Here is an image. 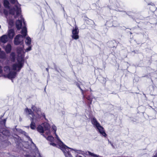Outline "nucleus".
<instances>
[{
    "label": "nucleus",
    "instance_id": "nucleus-36",
    "mask_svg": "<svg viewBox=\"0 0 157 157\" xmlns=\"http://www.w3.org/2000/svg\"><path fill=\"white\" fill-rule=\"evenodd\" d=\"M111 145V146H112V147L114 148V149H115V147L113 145V143H112L111 144H110Z\"/></svg>",
    "mask_w": 157,
    "mask_h": 157
},
{
    "label": "nucleus",
    "instance_id": "nucleus-25",
    "mask_svg": "<svg viewBox=\"0 0 157 157\" xmlns=\"http://www.w3.org/2000/svg\"><path fill=\"white\" fill-rule=\"evenodd\" d=\"M4 49H11V44H8Z\"/></svg>",
    "mask_w": 157,
    "mask_h": 157
},
{
    "label": "nucleus",
    "instance_id": "nucleus-38",
    "mask_svg": "<svg viewBox=\"0 0 157 157\" xmlns=\"http://www.w3.org/2000/svg\"><path fill=\"white\" fill-rule=\"evenodd\" d=\"M9 50V49H8V50H6V52H7V53H8V52H10V50Z\"/></svg>",
    "mask_w": 157,
    "mask_h": 157
},
{
    "label": "nucleus",
    "instance_id": "nucleus-32",
    "mask_svg": "<svg viewBox=\"0 0 157 157\" xmlns=\"http://www.w3.org/2000/svg\"><path fill=\"white\" fill-rule=\"evenodd\" d=\"M3 69L2 66H0V74H1L2 72Z\"/></svg>",
    "mask_w": 157,
    "mask_h": 157
},
{
    "label": "nucleus",
    "instance_id": "nucleus-22",
    "mask_svg": "<svg viewBox=\"0 0 157 157\" xmlns=\"http://www.w3.org/2000/svg\"><path fill=\"white\" fill-rule=\"evenodd\" d=\"M1 50H0V58L4 59L5 57V53L4 52Z\"/></svg>",
    "mask_w": 157,
    "mask_h": 157
},
{
    "label": "nucleus",
    "instance_id": "nucleus-11",
    "mask_svg": "<svg viewBox=\"0 0 157 157\" xmlns=\"http://www.w3.org/2000/svg\"><path fill=\"white\" fill-rule=\"evenodd\" d=\"M48 140H49L51 142L49 143L50 145H52L54 147H56V145L55 143H53L54 141V138L52 136H49L47 138Z\"/></svg>",
    "mask_w": 157,
    "mask_h": 157
},
{
    "label": "nucleus",
    "instance_id": "nucleus-35",
    "mask_svg": "<svg viewBox=\"0 0 157 157\" xmlns=\"http://www.w3.org/2000/svg\"><path fill=\"white\" fill-rule=\"evenodd\" d=\"M5 113H4L3 115H2L0 117V121L1 120L2 118L3 117V116H4Z\"/></svg>",
    "mask_w": 157,
    "mask_h": 157
},
{
    "label": "nucleus",
    "instance_id": "nucleus-42",
    "mask_svg": "<svg viewBox=\"0 0 157 157\" xmlns=\"http://www.w3.org/2000/svg\"><path fill=\"white\" fill-rule=\"evenodd\" d=\"M4 13L6 15V14L7 13V12H6L5 10H4Z\"/></svg>",
    "mask_w": 157,
    "mask_h": 157
},
{
    "label": "nucleus",
    "instance_id": "nucleus-26",
    "mask_svg": "<svg viewBox=\"0 0 157 157\" xmlns=\"http://www.w3.org/2000/svg\"><path fill=\"white\" fill-rule=\"evenodd\" d=\"M52 128L53 130L54 131V134H56V131L57 128L56 126L55 125H53L52 127Z\"/></svg>",
    "mask_w": 157,
    "mask_h": 157
},
{
    "label": "nucleus",
    "instance_id": "nucleus-18",
    "mask_svg": "<svg viewBox=\"0 0 157 157\" xmlns=\"http://www.w3.org/2000/svg\"><path fill=\"white\" fill-rule=\"evenodd\" d=\"M86 99L89 102H88V106L90 107V105L91 104L93 97L91 96H89L86 98Z\"/></svg>",
    "mask_w": 157,
    "mask_h": 157
},
{
    "label": "nucleus",
    "instance_id": "nucleus-14",
    "mask_svg": "<svg viewBox=\"0 0 157 157\" xmlns=\"http://www.w3.org/2000/svg\"><path fill=\"white\" fill-rule=\"evenodd\" d=\"M25 112L28 114L32 115V117H35V116L34 115V113L31 109L26 108L25 109Z\"/></svg>",
    "mask_w": 157,
    "mask_h": 157
},
{
    "label": "nucleus",
    "instance_id": "nucleus-24",
    "mask_svg": "<svg viewBox=\"0 0 157 157\" xmlns=\"http://www.w3.org/2000/svg\"><path fill=\"white\" fill-rule=\"evenodd\" d=\"M88 153H89V155H90L91 156H93V157H102L101 156H99V155H98L96 154H94L91 153V152L88 151Z\"/></svg>",
    "mask_w": 157,
    "mask_h": 157
},
{
    "label": "nucleus",
    "instance_id": "nucleus-44",
    "mask_svg": "<svg viewBox=\"0 0 157 157\" xmlns=\"http://www.w3.org/2000/svg\"><path fill=\"white\" fill-rule=\"evenodd\" d=\"M26 51H25V52H28L30 50H29H29H25Z\"/></svg>",
    "mask_w": 157,
    "mask_h": 157
},
{
    "label": "nucleus",
    "instance_id": "nucleus-1",
    "mask_svg": "<svg viewBox=\"0 0 157 157\" xmlns=\"http://www.w3.org/2000/svg\"><path fill=\"white\" fill-rule=\"evenodd\" d=\"M20 5L18 3L14 7L10 10V14L14 15L16 13V16H14L15 18L20 16V18L17 20L16 23V27L18 30L20 29L22 27V23H23V27L22 28L26 27L25 22L24 21V18L21 14V8Z\"/></svg>",
    "mask_w": 157,
    "mask_h": 157
},
{
    "label": "nucleus",
    "instance_id": "nucleus-31",
    "mask_svg": "<svg viewBox=\"0 0 157 157\" xmlns=\"http://www.w3.org/2000/svg\"><path fill=\"white\" fill-rule=\"evenodd\" d=\"M136 53V52L134 50L133 51H132L131 53V54L132 55H134V54Z\"/></svg>",
    "mask_w": 157,
    "mask_h": 157
},
{
    "label": "nucleus",
    "instance_id": "nucleus-41",
    "mask_svg": "<svg viewBox=\"0 0 157 157\" xmlns=\"http://www.w3.org/2000/svg\"><path fill=\"white\" fill-rule=\"evenodd\" d=\"M76 156V157H83L82 156H81V155H77Z\"/></svg>",
    "mask_w": 157,
    "mask_h": 157
},
{
    "label": "nucleus",
    "instance_id": "nucleus-16",
    "mask_svg": "<svg viewBox=\"0 0 157 157\" xmlns=\"http://www.w3.org/2000/svg\"><path fill=\"white\" fill-rule=\"evenodd\" d=\"M4 70L5 73L8 74L11 70H12L11 69V67H10L9 66H7L4 67Z\"/></svg>",
    "mask_w": 157,
    "mask_h": 157
},
{
    "label": "nucleus",
    "instance_id": "nucleus-46",
    "mask_svg": "<svg viewBox=\"0 0 157 157\" xmlns=\"http://www.w3.org/2000/svg\"><path fill=\"white\" fill-rule=\"evenodd\" d=\"M44 90L45 91V88Z\"/></svg>",
    "mask_w": 157,
    "mask_h": 157
},
{
    "label": "nucleus",
    "instance_id": "nucleus-8",
    "mask_svg": "<svg viewBox=\"0 0 157 157\" xmlns=\"http://www.w3.org/2000/svg\"><path fill=\"white\" fill-rule=\"evenodd\" d=\"M17 75L16 71L11 70L6 75L9 78L11 79L14 78Z\"/></svg>",
    "mask_w": 157,
    "mask_h": 157
},
{
    "label": "nucleus",
    "instance_id": "nucleus-3",
    "mask_svg": "<svg viewBox=\"0 0 157 157\" xmlns=\"http://www.w3.org/2000/svg\"><path fill=\"white\" fill-rule=\"evenodd\" d=\"M55 134L57 140H58L59 141V144L58 146L60 147L61 150L63 152L65 157H73L69 150L70 149L73 150L76 152H77V151H81V150H77L75 149H73L67 146L64 144L60 140L56 133V134Z\"/></svg>",
    "mask_w": 157,
    "mask_h": 157
},
{
    "label": "nucleus",
    "instance_id": "nucleus-37",
    "mask_svg": "<svg viewBox=\"0 0 157 157\" xmlns=\"http://www.w3.org/2000/svg\"><path fill=\"white\" fill-rule=\"evenodd\" d=\"M9 24L11 26H12L13 25V22L12 21H10Z\"/></svg>",
    "mask_w": 157,
    "mask_h": 157
},
{
    "label": "nucleus",
    "instance_id": "nucleus-21",
    "mask_svg": "<svg viewBox=\"0 0 157 157\" xmlns=\"http://www.w3.org/2000/svg\"><path fill=\"white\" fill-rule=\"evenodd\" d=\"M10 58L13 62H14L15 59V54L14 52H12L10 56Z\"/></svg>",
    "mask_w": 157,
    "mask_h": 157
},
{
    "label": "nucleus",
    "instance_id": "nucleus-39",
    "mask_svg": "<svg viewBox=\"0 0 157 157\" xmlns=\"http://www.w3.org/2000/svg\"><path fill=\"white\" fill-rule=\"evenodd\" d=\"M103 82H106V79L105 78H103Z\"/></svg>",
    "mask_w": 157,
    "mask_h": 157
},
{
    "label": "nucleus",
    "instance_id": "nucleus-6",
    "mask_svg": "<svg viewBox=\"0 0 157 157\" xmlns=\"http://www.w3.org/2000/svg\"><path fill=\"white\" fill-rule=\"evenodd\" d=\"M31 109L34 112L36 113V115L35 116L36 120H40L42 119V117H43L46 120L48 121V120L46 118L44 113L41 112L40 108L36 107L34 105H32Z\"/></svg>",
    "mask_w": 157,
    "mask_h": 157
},
{
    "label": "nucleus",
    "instance_id": "nucleus-29",
    "mask_svg": "<svg viewBox=\"0 0 157 157\" xmlns=\"http://www.w3.org/2000/svg\"><path fill=\"white\" fill-rule=\"evenodd\" d=\"M78 88H79V89H80V90L81 91V93H82V94L83 95V97H84V95H83V90L80 87V86Z\"/></svg>",
    "mask_w": 157,
    "mask_h": 157
},
{
    "label": "nucleus",
    "instance_id": "nucleus-4",
    "mask_svg": "<svg viewBox=\"0 0 157 157\" xmlns=\"http://www.w3.org/2000/svg\"><path fill=\"white\" fill-rule=\"evenodd\" d=\"M21 33V35L18 34L14 38V43L16 45H18L23 43V40L27 35V28L26 27L23 28Z\"/></svg>",
    "mask_w": 157,
    "mask_h": 157
},
{
    "label": "nucleus",
    "instance_id": "nucleus-30",
    "mask_svg": "<svg viewBox=\"0 0 157 157\" xmlns=\"http://www.w3.org/2000/svg\"><path fill=\"white\" fill-rule=\"evenodd\" d=\"M78 88H79V89H80V90L81 91V93H82V94L83 95V97H84V95H83V90L80 87V86Z\"/></svg>",
    "mask_w": 157,
    "mask_h": 157
},
{
    "label": "nucleus",
    "instance_id": "nucleus-15",
    "mask_svg": "<svg viewBox=\"0 0 157 157\" xmlns=\"http://www.w3.org/2000/svg\"><path fill=\"white\" fill-rule=\"evenodd\" d=\"M44 127V130H48L50 128V126L49 124L47 122L44 123L42 124Z\"/></svg>",
    "mask_w": 157,
    "mask_h": 157
},
{
    "label": "nucleus",
    "instance_id": "nucleus-43",
    "mask_svg": "<svg viewBox=\"0 0 157 157\" xmlns=\"http://www.w3.org/2000/svg\"><path fill=\"white\" fill-rule=\"evenodd\" d=\"M108 141L109 144H111L112 143L109 140H108Z\"/></svg>",
    "mask_w": 157,
    "mask_h": 157
},
{
    "label": "nucleus",
    "instance_id": "nucleus-2",
    "mask_svg": "<svg viewBox=\"0 0 157 157\" xmlns=\"http://www.w3.org/2000/svg\"><path fill=\"white\" fill-rule=\"evenodd\" d=\"M17 62L11 66V69L16 72H19L23 67L24 62V50H17Z\"/></svg>",
    "mask_w": 157,
    "mask_h": 157
},
{
    "label": "nucleus",
    "instance_id": "nucleus-20",
    "mask_svg": "<svg viewBox=\"0 0 157 157\" xmlns=\"http://www.w3.org/2000/svg\"><path fill=\"white\" fill-rule=\"evenodd\" d=\"M37 131L40 133H43L44 130L43 126L41 125H39L37 127Z\"/></svg>",
    "mask_w": 157,
    "mask_h": 157
},
{
    "label": "nucleus",
    "instance_id": "nucleus-5",
    "mask_svg": "<svg viewBox=\"0 0 157 157\" xmlns=\"http://www.w3.org/2000/svg\"><path fill=\"white\" fill-rule=\"evenodd\" d=\"M91 122L94 127L97 129L101 135L104 137L107 136L103 128L100 125L95 117H93L91 119Z\"/></svg>",
    "mask_w": 157,
    "mask_h": 157
},
{
    "label": "nucleus",
    "instance_id": "nucleus-28",
    "mask_svg": "<svg viewBox=\"0 0 157 157\" xmlns=\"http://www.w3.org/2000/svg\"><path fill=\"white\" fill-rule=\"evenodd\" d=\"M10 2L13 4H15L16 2H17V1L16 0H9Z\"/></svg>",
    "mask_w": 157,
    "mask_h": 157
},
{
    "label": "nucleus",
    "instance_id": "nucleus-7",
    "mask_svg": "<svg viewBox=\"0 0 157 157\" xmlns=\"http://www.w3.org/2000/svg\"><path fill=\"white\" fill-rule=\"evenodd\" d=\"M79 30L77 27L75 26L72 30V37L75 40H77L79 38Z\"/></svg>",
    "mask_w": 157,
    "mask_h": 157
},
{
    "label": "nucleus",
    "instance_id": "nucleus-19",
    "mask_svg": "<svg viewBox=\"0 0 157 157\" xmlns=\"http://www.w3.org/2000/svg\"><path fill=\"white\" fill-rule=\"evenodd\" d=\"M9 2L7 0H4L3 2V5L5 8H9Z\"/></svg>",
    "mask_w": 157,
    "mask_h": 157
},
{
    "label": "nucleus",
    "instance_id": "nucleus-45",
    "mask_svg": "<svg viewBox=\"0 0 157 157\" xmlns=\"http://www.w3.org/2000/svg\"><path fill=\"white\" fill-rule=\"evenodd\" d=\"M46 70L47 71V72H48V68H46Z\"/></svg>",
    "mask_w": 157,
    "mask_h": 157
},
{
    "label": "nucleus",
    "instance_id": "nucleus-40",
    "mask_svg": "<svg viewBox=\"0 0 157 157\" xmlns=\"http://www.w3.org/2000/svg\"><path fill=\"white\" fill-rule=\"evenodd\" d=\"M76 85L78 87L80 86L79 84L78 83H76Z\"/></svg>",
    "mask_w": 157,
    "mask_h": 157
},
{
    "label": "nucleus",
    "instance_id": "nucleus-33",
    "mask_svg": "<svg viewBox=\"0 0 157 157\" xmlns=\"http://www.w3.org/2000/svg\"><path fill=\"white\" fill-rule=\"evenodd\" d=\"M155 154L153 157H157V151H155Z\"/></svg>",
    "mask_w": 157,
    "mask_h": 157
},
{
    "label": "nucleus",
    "instance_id": "nucleus-47",
    "mask_svg": "<svg viewBox=\"0 0 157 157\" xmlns=\"http://www.w3.org/2000/svg\"><path fill=\"white\" fill-rule=\"evenodd\" d=\"M21 119H20V121H21Z\"/></svg>",
    "mask_w": 157,
    "mask_h": 157
},
{
    "label": "nucleus",
    "instance_id": "nucleus-23",
    "mask_svg": "<svg viewBox=\"0 0 157 157\" xmlns=\"http://www.w3.org/2000/svg\"><path fill=\"white\" fill-rule=\"evenodd\" d=\"M7 118L3 120H1L0 121V124L2 125H5L6 121Z\"/></svg>",
    "mask_w": 157,
    "mask_h": 157
},
{
    "label": "nucleus",
    "instance_id": "nucleus-27",
    "mask_svg": "<svg viewBox=\"0 0 157 157\" xmlns=\"http://www.w3.org/2000/svg\"><path fill=\"white\" fill-rule=\"evenodd\" d=\"M2 134L3 135H8L9 134V132L8 131H6L5 132L4 131L2 132Z\"/></svg>",
    "mask_w": 157,
    "mask_h": 157
},
{
    "label": "nucleus",
    "instance_id": "nucleus-9",
    "mask_svg": "<svg viewBox=\"0 0 157 157\" xmlns=\"http://www.w3.org/2000/svg\"><path fill=\"white\" fill-rule=\"evenodd\" d=\"M36 118L35 117L30 118V120L31 121V123L30 124V128L33 130L35 129L36 128L35 122L36 121H38L40 120H36Z\"/></svg>",
    "mask_w": 157,
    "mask_h": 157
},
{
    "label": "nucleus",
    "instance_id": "nucleus-50",
    "mask_svg": "<svg viewBox=\"0 0 157 157\" xmlns=\"http://www.w3.org/2000/svg\"><path fill=\"white\" fill-rule=\"evenodd\" d=\"M1 26L0 25V28H1Z\"/></svg>",
    "mask_w": 157,
    "mask_h": 157
},
{
    "label": "nucleus",
    "instance_id": "nucleus-10",
    "mask_svg": "<svg viewBox=\"0 0 157 157\" xmlns=\"http://www.w3.org/2000/svg\"><path fill=\"white\" fill-rule=\"evenodd\" d=\"M19 132L21 133L22 134L24 135L27 138H28V140L30 141L31 143L33 144H34L32 140V139L28 135L27 133L25 131H23L21 129H16Z\"/></svg>",
    "mask_w": 157,
    "mask_h": 157
},
{
    "label": "nucleus",
    "instance_id": "nucleus-13",
    "mask_svg": "<svg viewBox=\"0 0 157 157\" xmlns=\"http://www.w3.org/2000/svg\"><path fill=\"white\" fill-rule=\"evenodd\" d=\"M15 33L13 29H10L8 32V36L10 39H12L14 36Z\"/></svg>",
    "mask_w": 157,
    "mask_h": 157
},
{
    "label": "nucleus",
    "instance_id": "nucleus-34",
    "mask_svg": "<svg viewBox=\"0 0 157 157\" xmlns=\"http://www.w3.org/2000/svg\"><path fill=\"white\" fill-rule=\"evenodd\" d=\"M148 5H150V4H148ZM150 5H151L152 7H154L155 8V6L154 5L153 3H151Z\"/></svg>",
    "mask_w": 157,
    "mask_h": 157
},
{
    "label": "nucleus",
    "instance_id": "nucleus-12",
    "mask_svg": "<svg viewBox=\"0 0 157 157\" xmlns=\"http://www.w3.org/2000/svg\"><path fill=\"white\" fill-rule=\"evenodd\" d=\"M31 42V38L27 36L25 39V42L26 44L29 46V47L26 49H31V47L30 46Z\"/></svg>",
    "mask_w": 157,
    "mask_h": 157
},
{
    "label": "nucleus",
    "instance_id": "nucleus-48",
    "mask_svg": "<svg viewBox=\"0 0 157 157\" xmlns=\"http://www.w3.org/2000/svg\"><path fill=\"white\" fill-rule=\"evenodd\" d=\"M21 119H20V121H21Z\"/></svg>",
    "mask_w": 157,
    "mask_h": 157
},
{
    "label": "nucleus",
    "instance_id": "nucleus-49",
    "mask_svg": "<svg viewBox=\"0 0 157 157\" xmlns=\"http://www.w3.org/2000/svg\"><path fill=\"white\" fill-rule=\"evenodd\" d=\"M27 127H28V128H29V126H28Z\"/></svg>",
    "mask_w": 157,
    "mask_h": 157
},
{
    "label": "nucleus",
    "instance_id": "nucleus-17",
    "mask_svg": "<svg viewBox=\"0 0 157 157\" xmlns=\"http://www.w3.org/2000/svg\"><path fill=\"white\" fill-rule=\"evenodd\" d=\"M25 157H42L40 153L38 152L36 154V156L33 155H31L30 154L25 155Z\"/></svg>",
    "mask_w": 157,
    "mask_h": 157
}]
</instances>
